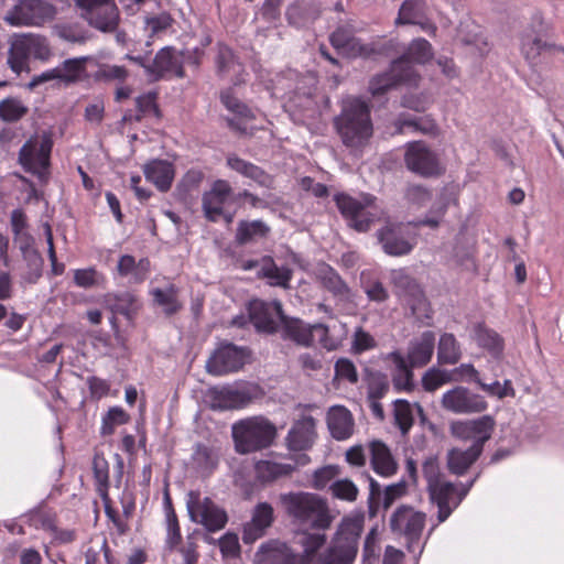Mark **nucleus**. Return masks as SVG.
<instances>
[{"instance_id":"obj_26","label":"nucleus","mask_w":564,"mask_h":564,"mask_svg":"<svg viewBox=\"0 0 564 564\" xmlns=\"http://www.w3.org/2000/svg\"><path fill=\"white\" fill-rule=\"evenodd\" d=\"M380 241L386 253L391 256H403L409 253L414 242L405 236V227L402 225H390L378 231Z\"/></svg>"},{"instance_id":"obj_3","label":"nucleus","mask_w":564,"mask_h":564,"mask_svg":"<svg viewBox=\"0 0 564 564\" xmlns=\"http://www.w3.org/2000/svg\"><path fill=\"white\" fill-rule=\"evenodd\" d=\"M423 474L427 482L431 501L438 508V522H444L453 510L459 506L473 486L474 480L466 487L457 488L454 484L444 479L435 458H429L424 462Z\"/></svg>"},{"instance_id":"obj_41","label":"nucleus","mask_w":564,"mask_h":564,"mask_svg":"<svg viewBox=\"0 0 564 564\" xmlns=\"http://www.w3.org/2000/svg\"><path fill=\"white\" fill-rule=\"evenodd\" d=\"M423 415V409L420 404H411L406 400H395L393 403L394 424L403 435L408 434L414 423V415Z\"/></svg>"},{"instance_id":"obj_16","label":"nucleus","mask_w":564,"mask_h":564,"mask_svg":"<svg viewBox=\"0 0 564 564\" xmlns=\"http://www.w3.org/2000/svg\"><path fill=\"white\" fill-rule=\"evenodd\" d=\"M496 427V421L491 415H482L474 420L452 422L451 434L462 441H471V446H478L482 452L484 444L490 440Z\"/></svg>"},{"instance_id":"obj_31","label":"nucleus","mask_w":564,"mask_h":564,"mask_svg":"<svg viewBox=\"0 0 564 564\" xmlns=\"http://www.w3.org/2000/svg\"><path fill=\"white\" fill-rule=\"evenodd\" d=\"M520 52L523 58L530 64L535 65L541 53L547 48H556L555 45L544 42L540 33L533 28H527L520 34ZM557 50L564 53V46H558Z\"/></svg>"},{"instance_id":"obj_24","label":"nucleus","mask_w":564,"mask_h":564,"mask_svg":"<svg viewBox=\"0 0 564 564\" xmlns=\"http://www.w3.org/2000/svg\"><path fill=\"white\" fill-rule=\"evenodd\" d=\"M426 9L424 0H405L400 7L395 23L419 25L427 34H435L436 26L427 19Z\"/></svg>"},{"instance_id":"obj_63","label":"nucleus","mask_w":564,"mask_h":564,"mask_svg":"<svg viewBox=\"0 0 564 564\" xmlns=\"http://www.w3.org/2000/svg\"><path fill=\"white\" fill-rule=\"evenodd\" d=\"M432 104L431 98L426 94H409L403 96L401 105L411 110L422 112Z\"/></svg>"},{"instance_id":"obj_23","label":"nucleus","mask_w":564,"mask_h":564,"mask_svg":"<svg viewBox=\"0 0 564 564\" xmlns=\"http://www.w3.org/2000/svg\"><path fill=\"white\" fill-rule=\"evenodd\" d=\"M458 205V187L453 184H447L441 188L425 217L419 221V225L427 226L430 228H437L447 210L452 206Z\"/></svg>"},{"instance_id":"obj_10","label":"nucleus","mask_w":564,"mask_h":564,"mask_svg":"<svg viewBox=\"0 0 564 564\" xmlns=\"http://www.w3.org/2000/svg\"><path fill=\"white\" fill-rule=\"evenodd\" d=\"M80 15L102 32H113L119 23V10L115 0H74Z\"/></svg>"},{"instance_id":"obj_55","label":"nucleus","mask_w":564,"mask_h":564,"mask_svg":"<svg viewBox=\"0 0 564 564\" xmlns=\"http://www.w3.org/2000/svg\"><path fill=\"white\" fill-rule=\"evenodd\" d=\"M451 382H453V378L452 373H449V370H444L436 367L430 368L422 377V386L427 392H433L440 387Z\"/></svg>"},{"instance_id":"obj_51","label":"nucleus","mask_w":564,"mask_h":564,"mask_svg":"<svg viewBox=\"0 0 564 564\" xmlns=\"http://www.w3.org/2000/svg\"><path fill=\"white\" fill-rule=\"evenodd\" d=\"M431 57H432L431 44L424 39H417V40H414L410 44L406 54L404 56L400 57L399 59H403V58L406 59L411 69L413 72H415L412 63L424 64L427 61H430Z\"/></svg>"},{"instance_id":"obj_32","label":"nucleus","mask_w":564,"mask_h":564,"mask_svg":"<svg viewBox=\"0 0 564 564\" xmlns=\"http://www.w3.org/2000/svg\"><path fill=\"white\" fill-rule=\"evenodd\" d=\"M315 276L321 285L333 294L340 302H349L351 292L339 274L328 264H318L315 269Z\"/></svg>"},{"instance_id":"obj_42","label":"nucleus","mask_w":564,"mask_h":564,"mask_svg":"<svg viewBox=\"0 0 564 564\" xmlns=\"http://www.w3.org/2000/svg\"><path fill=\"white\" fill-rule=\"evenodd\" d=\"M118 272L122 276H129L131 282L140 283L144 281L150 272V261L140 259L138 262L130 254L122 256L117 265Z\"/></svg>"},{"instance_id":"obj_13","label":"nucleus","mask_w":564,"mask_h":564,"mask_svg":"<svg viewBox=\"0 0 564 564\" xmlns=\"http://www.w3.org/2000/svg\"><path fill=\"white\" fill-rule=\"evenodd\" d=\"M404 162L411 172L423 177L440 176L444 172L437 154L422 141L406 144Z\"/></svg>"},{"instance_id":"obj_37","label":"nucleus","mask_w":564,"mask_h":564,"mask_svg":"<svg viewBox=\"0 0 564 564\" xmlns=\"http://www.w3.org/2000/svg\"><path fill=\"white\" fill-rule=\"evenodd\" d=\"M471 337L480 348L486 349L494 358L502 356L505 343L502 337L494 329L482 324H476L473 327Z\"/></svg>"},{"instance_id":"obj_45","label":"nucleus","mask_w":564,"mask_h":564,"mask_svg":"<svg viewBox=\"0 0 564 564\" xmlns=\"http://www.w3.org/2000/svg\"><path fill=\"white\" fill-rule=\"evenodd\" d=\"M294 469L295 465L290 463L260 460L256 464L257 478L267 482L288 476L292 474Z\"/></svg>"},{"instance_id":"obj_49","label":"nucleus","mask_w":564,"mask_h":564,"mask_svg":"<svg viewBox=\"0 0 564 564\" xmlns=\"http://www.w3.org/2000/svg\"><path fill=\"white\" fill-rule=\"evenodd\" d=\"M90 61L88 56L69 58L57 66L59 70V80L64 83H75L80 79L86 69V63Z\"/></svg>"},{"instance_id":"obj_61","label":"nucleus","mask_w":564,"mask_h":564,"mask_svg":"<svg viewBox=\"0 0 564 564\" xmlns=\"http://www.w3.org/2000/svg\"><path fill=\"white\" fill-rule=\"evenodd\" d=\"M216 63L218 72L221 74H226L231 70L236 72L240 68V65L235 61L231 50L224 45L219 46Z\"/></svg>"},{"instance_id":"obj_20","label":"nucleus","mask_w":564,"mask_h":564,"mask_svg":"<svg viewBox=\"0 0 564 564\" xmlns=\"http://www.w3.org/2000/svg\"><path fill=\"white\" fill-rule=\"evenodd\" d=\"M425 524V514L409 507L399 508L391 517L392 531L404 534L412 543L419 540Z\"/></svg>"},{"instance_id":"obj_11","label":"nucleus","mask_w":564,"mask_h":564,"mask_svg":"<svg viewBox=\"0 0 564 564\" xmlns=\"http://www.w3.org/2000/svg\"><path fill=\"white\" fill-rule=\"evenodd\" d=\"M361 530L360 521L357 519H344L339 527V536L336 539L323 555L319 556L317 564H351L357 554V546L354 538L343 535L349 532L351 535H358Z\"/></svg>"},{"instance_id":"obj_1","label":"nucleus","mask_w":564,"mask_h":564,"mask_svg":"<svg viewBox=\"0 0 564 564\" xmlns=\"http://www.w3.org/2000/svg\"><path fill=\"white\" fill-rule=\"evenodd\" d=\"M334 127L346 148L361 151L373 134L369 105L360 98H347L334 118Z\"/></svg>"},{"instance_id":"obj_34","label":"nucleus","mask_w":564,"mask_h":564,"mask_svg":"<svg viewBox=\"0 0 564 564\" xmlns=\"http://www.w3.org/2000/svg\"><path fill=\"white\" fill-rule=\"evenodd\" d=\"M172 74L177 77H183V67L180 57L174 50L164 47L159 51L151 63L150 77L159 79L160 77Z\"/></svg>"},{"instance_id":"obj_27","label":"nucleus","mask_w":564,"mask_h":564,"mask_svg":"<svg viewBox=\"0 0 564 564\" xmlns=\"http://www.w3.org/2000/svg\"><path fill=\"white\" fill-rule=\"evenodd\" d=\"M434 348L435 335L431 330H425L409 341L404 358L412 367H423L431 361Z\"/></svg>"},{"instance_id":"obj_35","label":"nucleus","mask_w":564,"mask_h":564,"mask_svg":"<svg viewBox=\"0 0 564 564\" xmlns=\"http://www.w3.org/2000/svg\"><path fill=\"white\" fill-rule=\"evenodd\" d=\"M143 173L145 178L162 192L170 189L174 180L173 165L164 160L150 161L144 165Z\"/></svg>"},{"instance_id":"obj_9","label":"nucleus","mask_w":564,"mask_h":564,"mask_svg":"<svg viewBox=\"0 0 564 564\" xmlns=\"http://www.w3.org/2000/svg\"><path fill=\"white\" fill-rule=\"evenodd\" d=\"M52 147L53 141L50 134L43 133L30 138L19 153V161L23 169L40 180L46 178Z\"/></svg>"},{"instance_id":"obj_62","label":"nucleus","mask_w":564,"mask_h":564,"mask_svg":"<svg viewBox=\"0 0 564 564\" xmlns=\"http://www.w3.org/2000/svg\"><path fill=\"white\" fill-rule=\"evenodd\" d=\"M405 198L410 204L422 207L431 200L432 194L422 185H410L405 191Z\"/></svg>"},{"instance_id":"obj_59","label":"nucleus","mask_w":564,"mask_h":564,"mask_svg":"<svg viewBox=\"0 0 564 564\" xmlns=\"http://www.w3.org/2000/svg\"><path fill=\"white\" fill-rule=\"evenodd\" d=\"M128 77V70L123 66L102 64L96 72L95 78L97 80L111 82L118 80L123 82Z\"/></svg>"},{"instance_id":"obj_64","label":"nucleus","mask_w":564,"mask_h":564,"mask_svg":"<svg viewBox=\"0 0 564 564\" xmlns=\"http://www.w3.org/2000/svg\"><path fill=\"white\" fill-rule=\"evenodd\" d=\"M376 346L375 338L361 327H358L354 333L351 348L355 352L360 354L366 350L372 349Z\"/></svg>"},{"instance_id":"obj_53","label":"nucleus","mask_w":564,"mask_h":564,"mask_svg":"<svg viewBox=\"0 0 564 564\" xmlns=\"http://www.w3.org/2000/svg\"><path fill=\"white\" fill-rule=\"evenodd\" d=\"M130 415L121 406H112L102 416L100 433L102 435H111L116 426L127 424Z\"/></svg>"},{"instance_id":"obj_29","label":"nucleus","mask_w":564,"mask_h":564,"mask_svg":"<svg viewBox=\"0 0 564 564\" xmlns=\"http://www.w3.org/2000/svg\"><path fill=\"white\" fill-rule=\"evenodd\" d=\"M330 43L336 50L348 57H368L375 52L371 45L365 44L359 39L352 36L351 32L344 26L338 28L330 35Z\"/></svg>"},{"instance_id":"obj_58","label":"nucleus","mask_w":564,"mask_h":564,"mask_svg":"<svg viewBox=\"0 0 564 564\" xmlns=\"http://www.w3.org/2000/svg\"><path fill=\"white\" fill-rule=\"evenodd\" d=\"M74 282L77 286L88 289L104 282V276L95 268L77 269L74 271Z\"/></svg>"},{"instance_id":"obj_44","label":"nucleus","mask_w":564,"mask_h":564,"mask_svg":"<svg viewBox=\"0 0 564 564\" xmlns=\"http://www.w3.org/2000/svg\"><path fill=\"white\" fill-rule=\"evenodd\" d=\"M480 454L478 446H470L467 449L453 448L447 454V466L452 473L462 475Z\"/></svg>"},{"instance_id":"obj_47","label":"nucleus","mask_w":564,"mask_h":564,"mask_svg":"<svg viewBox=\"0 0 564 564\" xmlns=\"http://www.w3.org/2000/svg\"><path fill=\"white\" fill-rule=\"evenodd\" d=\"M462 357L458 341L453 334L445 333L440 337L437 361L441 365H455Z\"/></svg>"},{"instance_id":"obj_17","label":"nucleus","mask_w":564,"mask_h":564,"mask_svg":"<svg viewBox=\"0 0 564 564\" xmlns=\"http://www.w3.org/2000/svg\"><path fill=\"white\" fill-rule=\"evenodd\" d=\"M53 14V8L41 0H21L6 14L4 21L12 26L40 25Z\"/></svg>"},{"instance_id":"obj_22","label":"nucleus","mask_w":564,"mask_h":564,"mask_svg":"<svg viewBox=\"0 0 564 564\" xmlns=\"http://www.w3.org/2000/svg\"><path fill=\"white\" fill-rule=\"evenodd\" d=\"M234 196L229 182L217 180L203 195V210L210 221H217L224 215V207Z\"/></svg>"},{"instance_id":"obj_2","label":"nucleus","mask_w":564,"mask_h":564,"mask_svg":"<svg viewBox=\"0 0 564 564\" xmlns=\"http://www.w3.org/2000/svg\"><path fill=\"white\" fill-rule=\"evenodd\" d=\"M280 502L286 513L302 527L327 530L334 520L327 500L313 492L282 494Z\"/></svg>"},{"instance_id":"obj_43","label":"nucleus","mask_w":564,"mask_h":564,"mask_svg":"<svg viewBox=\"0 0 564 564\" xmlns=\"http://www.w3.org/2000/svg\"><path fill=\"white\" fill-rule=\"evenodd\" d=\"M260 276L267 279L270 285L289 288L292 278V271L288 267H279L272 258L265 257L260 263Z\"/></svg>"},{"instance_id":"obj_7","label":"nucleus","mask_w":564,"mask_h":564,"mask_svg":"<svg viewBox=\"0 0 564 564\" xmlns=\"http://www.w3.org/2000/svg\"><path fill=\"white\" fill-rule=\"evenodd\" d=\"M47 61L51 56L50 46L44 37L34 34L17 35L11 41L8 64L10 68L20 75L28 70L29 57Z\"/></svg>"},{"instance_id":"obj_5","label":"nucleus","mask_w":564,"mask_h":564,"mask_svg":"<svg viewBox=\"0 0 564 564\" xmlns=\"http://www.w3.org/2000/svg\"><path fill=\"white\" fill-rule=\"evenodd\" d=\"M275 435V426L263 416L248 417L232 425L235 446L240 454H249L269 447Z\"/></svg>"},{"instance_id":"obj_14","label":"nucleus","mask_w":564,"mask_h":564,"mask_svg":"<svg viewBox=\"0 0 564 564\" xmlns=\"http://www.w3.org/2000/svg\"><path fill=\"white\" fill-rule=\"evenodd\" d=\"M444 410L454 414H476L488 409L486 399L464 386H455L445 391L441 398Z\"/></svg>"},{"instance_id":"obj_33","label":"nucleus","mask_w":564,"mask_h":564,"mask_svg":"<svg viewBox=\"0 0 564 564\" xmlns=\"http://www.w3.org/2000/svg\"><path fill=\"white\" fill-rule=\"evenodd\" d=\"M369 449L371 467L376 474L381 477H391L397 473L398 463L384 443L372 441L369 444Z\"/></svg>"},{"instance_id":"obj_48","label":"nucleus","mask_w":564,"mask_h":564,"mask_svg":"<svg viewBox=\"0 0 564 564\" xmlns=\"http://www.w3.org/2000/svg\"><path fill=\"white\" fill-rule=\"evenodd\" d=\"M151 295L154 303L162 307L167 315L174 314L181 308V303L177 300V289L172 284L164 289H153Z\"/></svg>"},{"instance_id":"obj_39","label":"nucleus","mask_w":564,"mask_h":564,"mask_svg":"<svg viewBox=\"0 0 564 564\" xmlns=\"http://www.w3.org/2000/svg\"><path fill=\"white\" fill-rule=\"evenodd\" d=\"M227 165L231 170L236 171L245 177L257 182L261 186L270 187L272 184L270 175H268L262 169L252 164L251 162L238 158L235 154L228 155Z\"/></svg>"},{"instance_id":"obj_56","label":"nucleus","mask_w":564,"mask_h":564,"mask_svg":"<svg viewBox=\"0 0 564 564\" xmlns=\"http://www.w3.org/2000/svg\"><path fill=\"white\" fill-rule=\"evenodd\" d=\"M339 474L340 469L337 465L323 466L314 471L311 486L317 490H323L326 487L329 488Z\"/></svg>"},{"instance_id":"obj_40","label":"nucleus","mask_w":564,"mask_h":564,"mask_svg":"<svg viewBox=\"0 0 564 564\" xmlns=\"http://www.w3.org/2000/svg\"><path fill=\"white\" fill-rule=\"evenodd\" d=\"M227 165L231 170L236 171L245 177L257 182L261 186L270 187L272 184L270 175H268L262 169L252 164L251 162L238 158L235 154L228 155Z\"/></svg>"},{"instance_id":"obj_4","label":"nucleus","mask_w":564,"mask_h":564,"mask_svg":"<svg viewBox=\"0 0 564 564\" xmlns=\"http://www.w3.org/2000/svg\"><path fill=\"white\" fill-rule=\"evenodd\" d=\"M335 203L348 226L359 232L368 231L372 224L386 216L383 207L371 194L354 197L340 193L335 196Z\"/></svg>"},{"instance_id":"obj_38","label":"nucleus","mask_w":564,"mask_h":564,"mask_svg":"<svg viewBox=\"0 0 564 564\" xmlns=\"http://www.w3.org/2000/svg\"><path fill=\"white\" fill-rule=\"evenodd\" d=\"M324 530H315L314 532L302 531L297 535V543L302 547V553H296V557L301 558L304 564H312L317 552L326 543V534Z\"/></svg>"},{"instance_id":"obj_60","label":"nucleus","mask_w":564,"mask_h":564,"mask_svg":"<svg viewBox=\"0 0 564 564\" xmlns=\"http://www.w3.org/2000/svg\"><path fill=\"white\" fill-rule=\"evenodd\" d=\"M449 373L453 382H475L478 386L481 380L478 370L471 364H462L449 370Z\"/></svg>"},{"instance_id":"obj_30","label":"nucleus","mask_w":564,"mask_h":564,"mask_svg":"<svg viewBox=\"0 0 564 564\" xmlns=\"http://www.w3.org/2000/svg\"><path fill=\"white\" fill-rule=\"evenodd\" d=\"M315 420L304 415L297 420L288 433V446L292 451H305L312 447L316 438Z\"/></svg>"},{"instance_id":"obj_50","label":"nucleus","mask_w":564,"mask_h":564,"mask_svg":"<svg viewBox=\"0 0 564 564\" xmlns=\"http://www.w3.org/2000/svg\"><path fill=\"white\" fill-rule=\"evenodd\" d=\"M397 127L400 132H403L405 128L423 134H435L437 132V124L430 116L420 118L400 116L397 120Z\"/></svg>"},{"instance_id":"obj_28","label":"nucleus","mask_w":564,"mask_h":564,"mask_svg":"<svg viewBox=\"0 0 564 564\" xmlns=\"http://www.w3.org/2000/svg\"><path fill=\"white\" fill-rule=\"evenodd\" d=\"M326 423L330 435L337 441L348 440L354 434V416L351 412L343 405H333L328 409Z\"/></svg>"},{"instance_id":"obj_15","label":"nucleus","mask_w":564,"mask_h":564,"mask_svg":"<svg viewBox=\"0 0 564 564\" xmlns=\"http://www.w3.org/2000/svg\"><path fill=\"white\" fill-rule=\"evenodd\" d=\"M249 359V350L232 344L219 346L206 361V370L213 376H225L240 370Z\"/></svg>"},{"instance_id":"obj_12","label":"nucleus","mask_w":564,"mask_h":564,"mask_svg":"<svg viewBox=\"0 0 564 564\" xmlns=\"http://www.w3.org/2000/svg\"><path fill=\"white\" fill-rule=\"evenodd\" d=\"M261 394V389L253 383L214 388L209 391L210 406L215 410L241 409Z\"/></svg>"},{"instance_id":"obj_18","label":"nucleus","mask_w":564,"mask_h":564,"mask_svg":"<svg viewBox=\"0 0 564 564\" xmlns=\"http://www.w3.org/2000/svg\"><path fill=\"white\" fill-rule=\"evenodd\" d=\"M417 80V73L411 69L406 59H397L388 73L377 75L370 80L369 90L373 96H378L395 85H416Z\"/></svg>"},{"instance_id":"obj_8","label":"nucleus","mask_w":564,"mask_h":564,"mask_svg":"<svg viewBox=\"0 0 564 564\" xmlns=\"http://www.w3.org/2000/svg\"><path fill=\"white\" fill-rule=\"evenodd\" d=\"M186 508L189 519L209 532L221 530L228 521L226 510L198 491L187 494Z\"/></svg>"},{"instance_id":"obj_6","label":"nucleus","mask_w":564,"mask_h":564,"mask_svg":"<svg viewBox=\"0 0 564 564\" xmlns=\"http://www.w3.org/2000/svg\"><path fill=\"white\" fill-rule=\"evenodd\" d=\"M282 336L291 339L297 345L311 346L319 344L327 350H335L341 343V336L329 334V328L323 324L310 325L299 318H289L284 316L281 324Z\"/></svg>"},{"instance_id":"obj_57","label":"nucleus","mask_w":564,"mask_h":564,"mask_svg":"<svg viewBox=\"0 0 564 564\" xmlns=\"http://www.w3.org/2000/svg\"><path fill=\"white\" fill-rule=\"evenodd\" d=\"M28 108L15 98H7L0 102V118L4 121H17L22 118Z\"/></svg>"},{"instance_id":"obj_21","label":"nucleus","mask_w":564,"mask_h":564,"mask_svg":"<svg viewBox=\"0 0 564 564\" xmlns=\"http://www.w3.org/2000/svg\"><path fill=\"white\" fill-rule=\"evenodd\" d=\"M274 521V510L268 502H259L251 512V518L243 524L242 541L251 544L262 538Z\"/></svg>"},{"instance_id":"obj_19","label":"nucleus","mask_w":564,"mask_h":564,"mask_svg":"<svg viewBox=\"0 0 564 564\" xmlns=\"http://www.w3.org/2000/svg\"><path fill=\"white\" fill-rule=\"evenodd\" d=\"M249 316L258 330L274 333L278 325L282 324L285 315L279 301L263 302L254 300L249 304Z\"/></svg>"},{"instance_id":"obj_36","label":"nucleus","mask_w":564,"mask_h":564,"mask_svg":"<svg viewBox=\"0 0 564 564\" xmlns=\"http://www.w3.org/2000/svg\"><path fill=\"white\" fill-rule=\"evenodd\" d=\"M386 359L394 366L392 382L398 391H409L413 387L412 366L408 364L404 356L395 350L387 355Z\"/></svg>"},{"instance_id":"obj_25","label":"nucleus","mask_w":564,"mask_h":564,"mask_svg":"<svg viewBox=\"0 0 564 564\" xmlns=\"http://www.w3.org/2000/svg\"><path fill=\"white\" fill-rule=\"evenodd\" d=\"M393 281L397 285L402 283L409 288V292L400 294V296L404 305L411 310L412 314L421 322H423L425 318L430 319V307L419 286L402 272L395 273Z\"/></svg>"},{"instance_id":"obj_46","label":"nucleus","mask_w":564,"mask_h":564,"mask_svg":"<svg viewBox=\"0 0 564 564\" xmlns=\"http://www.w3.org/2000/svg\"><path fill=\"white\" fill-rule=\"evenodd\" d=\"M270 227L261 220L240 221L237 227L236 240L240 245L256 242L265 238Z\"/></svg>"},{"instance_id":"obj_52","label":"nucleus","mask_w":564,"mask_h":564,"mask_svg":"<svg viewBox=\"0 0 564 564\" xmlns=\"http://www.w3.org/2000/svg\"><path fill=\"white\" fill-rule=\"evenodd\" d=\"M329 491L333 498L346 502H355L359 494L356 484L348 478L334 480L329 486Z\"/></svg>"},{"instance_id":"obj_54","label":"nucleus","mask_w":564,"mask_h":564,"mask_svg":"<svg viewBox=\"0 0 564 564\" xmlns=\"http://www.w3.org/2000/svg\"><path fill=\"white\" fill-rule=\"evenodd\" d=\"M28 517L30 524L35 529L43 530L48 534L55 531V527L57 525L56 516L51 510L40 507L31 510Z\"/></svg>"}]
</instances>
